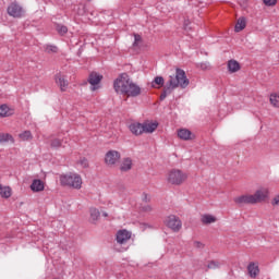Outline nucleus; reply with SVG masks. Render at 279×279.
<instances>
[{"instance_id":"f257e3e1","label":"nucleus","mask_w":279,"mask_h":279,"mask_svg":"<svg viewBox=\"0 0 279 279\" xmlns=\"http://www.w3.org/2000/svg\"><path fill=\"white\" fill-rule=\"evenodd\" d=\"M189 84L190 81L189 77H186V72L182 69H177L175 75L169 76L163 92L160 95V100L167 99V95H171L172 90H175V88H186Z\"/></svg>"},{"instance_id":"f03ea898","label":"nucleus","mask_w":279,"mask_h":279,"mask_svg":"<svg viewBox=\"0 0 279 279\" xmlns=\"http://www.w3.org/2000/svg\"><path fill=\"white\" fill-rule=\"evenodd\" d=\"M269 199V187L262 186L255 191L254 194H243L233 198L234 204L243 206L245 204H263Z\"/></svg>"},{"instance_id":"7ed1b4c3","label":"nucleus","mask_w":279,"mask_h":279,"mask_svg":"<svg viewBox=\"0 0 279 279\" xmlns=\"http://www.w3.org/2000/svg\"><path fill=\"white\" fill-rule=\"evenodd\" d=\"M189 180V173L182 169L172 168L166 173V182L170 186H182Z\"/></svg>"},{"instance_id":"20e7f679","label":"nucleus","mask_w":279,"mask_h":279,"mask_svg":"<svg viewBox=\"0 0 279 279\" xmlns=\"http://www.w3.org/2000/svg\"><path fill=\"white\" fill-rule=\"evenodd\" d=\"M59 182L61 186H69V189H75L76 191H80V189H82V185L84 184L82 175L76 172H68L61 174L59 177Z\"/></svg>"},{"instance_id":"39448f33","label":"nucleus","mask_w":279,"mask_h":279,"mask_svg":"<svg viewBox=\"0 0 279 279\" xmlns=\"http://www.w3.org/2000/svg\"><path fill=\"white\" fill-rule=\"evenodd\" d=\"M132 78H130V75L126 73H122L114 82H113V88L116 93L119 95H125V90H128V86L130 85V82Z\"/></svg>"},{"instance_id":"423d86ee","label":"nucleus","mask_w":279,"mask_h":279,"mask_svg":"<svg viewBox=\"0 0 279 279\" xmlns=\"http://www.w3.org/2000/svg\"><path fill=\"white\" fill-rule=\"evenodd\" d=\"M7 13L12 19H23V16H25V8L17 1H13L8 5Z\"/></svg>"},{"instance_id":"0eeeda50","label":"nucleus","mask_w":279,"mask_h":279,"mask_svg":"<svg viewBox=\"0 0 279 279\" xmlns=\"http://www.w3.org/2000/svg\"><path fill=\"white\" fill-rule=\"evenodd\" d=\"M121 160V153L119 150H108L105 155V165L107 167H116Z\"/></svg>"},{"instance_id":"6e6552de","label":"nucleus","mask_w":279,"mask_h":279,"mask_svg":"<svg viewBox=\"0 0 279 279\" xmlns=\"http://www.w3.org/2000/svg\"><path fill=\"white\" fill-rule=\"evenodd\" d=\"M165 225L170 228L172 232H179L182 230V220L175 215H170L166 218Z\"/></svg>"},{"instance_id":"1a4fd4ad","label":"nucleus","mask_w":279,"mask_h":279,"mask_svg":"<svg viewBox=\"0 0 279 279\" xmlns=\"http://www.w3.org/2000/svg\"><path fill=\"white\" fill-rule=\"evenodd\" d=\"M101 80H104V75L92 72L88 77V83L90 84V90L92 93H95V90H99L101 88Z\"/></svg>"},{"instance_id":"9d476101","label":"nucleus","mask_w":279,"mask_h":279,"mask_svg":"<svg viewBox=\"0 0 279 279\" xmlns=\"http://www.w3.org/2000/svg\"><path fill=\"white\" fill-rule=\"evenodd\" d=\"M54 82L57 86H59L61 93H66V88H69V80L62 73H58L54 76Z\"/></svg>"},{"instance_id":"9b49d317","label":"nucleus","mask_w":279,"mask_h":279,"mask_svg":"<svg viewBox=\"0 0 279 279\" xmlns=\"http://www.w3.org/2000/svg\"><path fill=\"white\" fill-rule=\"evenodd\" d=\"M124 95L126 97H138V95H141V86L130 81L126 90L124 92Z\"/></svg>"},{"instance_id":"f8f14e48","label":"nucleus","mask_w":279,"mask_h":279,"mask_svg":"<svg viewBox=\"0 0 279 279\" xmlns=\"http://www.w3.org/2000/svg\"><path fill=\"white\" fill-rule=\"evenodd\" d=\"M130 239H132V232L125 229L119 230L117 232L116 240H117V243H119L120 245H125V243L130 241Z\"/></svg>"},{"instance_id":"ddd939ff","label":"nucleus","mask_w":279,"mask_h":279,"mask_svg":"<svg viewBox=\"0 0 279 279\" xmlns=\"http://www.w3.org/2000/svg\"><path fill=\"white\" fill-rule=\"evenodd\" d=\"M143 134H154L155 130H158V122L146 121L142 123Z\"/></svg>"},{"instance_id":"4468645a","label":"nucleus","mask_w":279,"mask_h":279,"mask_svg":"<svg viewBox=\"0 0 279 279\" xmlns=\"http://www.w3.org/2000/svg\"><path fill=\"white\" fill-rule=\"evenodd\" d=\"M31 191H33V193H43V191H45L44 181L40 179L33 180L31 184Z\"/></svg>"},{"instance_id":"2eb2a0df","label":"nucleus","mask_w":279,"mask_h":279,"mask_svg":"<svg viewBox=\"0 0 279 279\" xmlns=\"http://www.w3.org/2000/svg\"><path fill=\"white\" fill-rule=\"evenodd\" d=\"M14 114V109L8 105H0V119H5Z\"/></svg>"},{"instance_id":"dca6fc26","label":"nucleus","mask_w":279,"mask_h":279,"mask_svg":"<svg viewBox=\"0 0 279 279\" xmlns=\"http://www.w3.org/2000/svg\"><path fill=\"white\" fill-rule=\"evenodd\" d=\"M129 130L134 136H141L143 134V123L134 122L129 125Z\"/></svg>"},{"instance_id":"f3484780","label":"nucleus","mask_w":279,"mask_h":279,"mask_svg":"<svg viewBox=\"0 0 279 279\" xmlns=\"http://www.w3.org/2000/svg\"><path fill=\"white\" fill-rule=\"evenodd\" d=\"M178 136L181 138V141H193V138H195V135H193V133L187 129L179 130Z\"/></svg>"},{"instance_id":"a211bd4d","label":"nucleus","mask_w":279,"mask_h":279,"mask_svg":"<svg viewBox=\"0 0 279 279\" xmlns=\"http://www.w3.org/2000/svg\"><path fill=\"white\" fill-rule=\"evenodd\" d=\"M0 197L10 199V197H12V187L0 184Z\"/></svg>"},{"instance_id":"6ab92c4d","label":"nucleus","mask_w":279,"mask_h":279,"mask_svg":"<svg viewBox=\"0 0 279 279\" xmlns=\"http://www.w3.org/2000/svg\"><path fill=\"white\" fill-rule=\"evenodd\" d=\"M201 221H202L203 226H210V223H216L217 217H215L210 214H204L201 217Z\"/></svg>"},{"instance_id":"aec40b11","label":"nucleus","mask_w":279,"mask_h":279,"mask_svg":"<svg viewBox=\"0 0 279 279\" xmlns=\"http://www.w3.org/2000/svg\"><path fill=\"white\" fill-rule=\"evenodd\" d=\"M247 271H248L251 278H256V276H258V274H260V270L258 269V264L250 263L247 266Z\"/></svg>"},{"instance_id":"412c9836","label":"nucleus","mask_w":279,"mask_h":279,"mask_svg":"<svg viewBox=\"0 0 279 279\" xmlns=\"http://www.w3.org/2000/svg\"><path fill=\"white\" fill-rule=\"evenodd\" d=\"M228 69L230 73H236L241 71V64L236 60H230L228 62Z\"/></svg>"},{"instance_id":"4be33fe9","label":"nucleus","mask_w":279,"mask_h":279,"mask_svg":"<svg viewBox=\"0 0 279 279\" xmlns=\"http://www.w3.org/2000/svg\"><path fill=\"white\" fill-rule=\"evenodd\" d=\"M132 169V159L130 157H126L122 160L120 165V171H130Z\"/></svg>"},{"instance_id":"5701e85b","label":"nucleus","mask_w":279,"mask_h":279,"mask_svg":"<svg viewBox=\"0 0 279 279\" xmlns=\"http://www.w3.org/2000/svg\"><path fill=\"white\" fill-rule=\"evenodd\" d=\"M14 143V136L10 133H0V144Z\"/></svg>"},{"instance_id":"b1692460","label":"nucleus","mask_w":279,"mask_h":279,"mask_svg":"<svg viewBox=\"0 0 279 279\" xmlns=\"http://www.w3.org/2000/svg\"><path fill=\"white\" fill-rule=\"evenodd\" d=\"M246 25H247V21L245 20V17H240L236 21L234 32H236V33L243 32V28L246 27Z\"/></svg>"},{"instance_id":"393cba45","label":"nucleus","mask_w":279,"mask_h":279,"mask_svg":"<svg viewBox=\"0 0 279 279\" xmlns=\"http://www.w3.org/2000/svg\"><path fill=\"white\" fill-rule=\"evenodd\" d=\"M165 86V78L162 76H156L151 83L153 88H162Z\"/></svg>"},{"instance_id":"a878e982","label":"nucleus","mask_w":279,"mask_h":279,"mask_svg":"<svg viewBox=\"0 0 279 279\" xmlns=\"http://www.w3.org/2000/svg\"><path fill=\"white\" fill-rule=\"evenodd\" d=\"M89 215H90V221H99V217L101 215V213L99 211V209L92 207L89 208Z\"/></svg>"},{"instance_id":"bb28decb","label":"nucleus","mask_w":279,"mask_h":279,"mask_svg":"<svg viewBox=\"0 0 279 279\" xmlns=\"http://www.w3.org/2000/svg\"><path fill=\"white\" fill-rule=\"evenodd\" d=\"M19 138L22 141H32L34 138V135H32V131H24L19 134Z\"/></svg>"},{"instance_id":"cd10ccee","label":"nucleus","mask_w":279,"mask_h":279,"mask_svg":"<svg viewBox=\"0 0 279 279\" xmlns=\"http://www.w3.org/2000/svg\"><path fill=\"white\" fill-rule=\"evenodd\" d=\"M269 101L274 108H279V94H271Z\"/></svg>"},{"instance_id":"c85d7f7f","label":"nucleus","mask_w":279,"mask_h":279,"mask_svg":"<svg viewBox=\"0 0 279 279\" xmlns=\"http://www.w3.org/2000/svg\"><path fill=\"white\" fill-rule=\"evenodd\" d=\"M63 140L60 138H52L50 142V147L53 149H60L62 147Z\"/></svg>"},{"instance_id":"c756f323","label":"nucleus","mask_w":279,"mask_h":279,"mask_svg":"<svg viewBox=\"0 0 279 279\" xmlns=\"http://www.w3.org/2000/svg\"><path fill=\"white\" fill-rule=\"evenodd\" d=\"M57 32L60 34V36H64V34L69 32V28L64 25H57Z\"/></svg>"},{"instance_id":"7c9ffc66","label":"nucleus","mask_w":279,"mask_h":279,"mask_svg":"<svg viewBox=\"0 0 279 279\" xmlns=\"http://www.w3.org/2000/svg\"><path fill=\"white\" fill-rule=\"evenodd\" d=\"M46 53H58V48L53 45H48L45 48Z\"/></svg>"},{"instance_id":"2f4dec72","label":"nucleus","mask_w":279,"mask_h":279,"mask_svg":"<svg viewBox=\"0 0 279 279\" xmlns=\"http://www.w3.org/2000/svg\"><path fill=\"white\" fill-rule=\"evenodd\" d=\"M219 267H221V264L215 260L209 262L207 265L208 269H219Z\"/></svg>"},{"instance_id":"473e14b6","label":"nucleus","mask_w":279,"mask_h":279,"mask_svg":"<svg viewBox=\"0 0 279 279\" xmlns=\"http://www.w3.org/2000/svg\"><path fill=\"white\" fill-rule=\"evenodd\" d=\"M77 165H80V167H82L83 169H88V159L81 158L78 160Z\"/></svg>"},{"instance_id":"72a5a7b5","label":"nucleus","mask_w":279,"mask_h":279,"mask_svg":"<svg viewBox=\"0 0 279 279\" xmlns=\"http://www.w3.org/2000/svg\"><path fill=\"white\" fill-rule=\"evenodd\" d=\"M142 213H151V210H154V207H151V205H143L141 207Z\"/></svg>"},{"instance_id":"f704fd0d","label":"nucleus","mask_w":279,"mask_h":279,"mask_svg":"<svg viewBox=\"0 0 279 279\" xmlns=\"http://www.w3.org/2000/svg\"><path fill=\"white\" fill-rule=\"evenodd\" d=\"M271 206H279V195H276L271 201Z\"/></svg>"},{"instance_id":"c9c22d12","label":"nucleus","mask_w":279,"mask_h":279,"mask_svg":"<svg viewBox=\"0 0 279 279\" xmlns=\"http://www.w3.org/2000/svg\"><path fill=\"white\" fill-rule=\"evenodd\" d=\"M265 5L271 7L275 5L277 0H263Z\"/></svg>"},{"instance_id":"e433bc0d","label":"nucleus","mask_w":279,"mask_h":279,"mask_svg":"<svg viewBox=\"0 0 279 279\" xmlns=\"http://www.w3.org/2000/svg\"><path fill=\"white\" fill-rule=\"evenodd\" d=\"M134 38H135L134 45H138V43H141V40H142L141 35H138V34H135Z\"/></svg>"},{"instance_id":"4c0bfd02","label":"nucleus","mask_w":279,"mask_h":279,"mask_svg":"<svg viewBox=\"0 0 279 279\" xmlns=\"http://www.w3.org/2000/svg\"><path fill=\"white\" fill-rule=\"evenodd\" d=\"M194 247L202 248V247H204V244L202 242H199V241H195L194 242Z\"/></svg>"},{"instance_id":"58836bf2","label":"nucleus","mask_w":279,"mask_h":279,"mask_svg":"<svg viewBox=\"0 0 279 279\" xmlns=\"http://www.w3.org/2000/svg\"><path fill=\"white\" fill-rule=\"evenodd\" d=\"M184 29H189V22L184 23Z\"/></svg>"},{"instance_id":"ea45409f","label":"nucleus","mask_w":279,"mask_h":279,"mask_svg":"<svg viewBox=\"0 0 279 279\" xmlns=\"http://www.w3.org/2000/svg\"><path fill=\"white\" fill-rule=\"evenodd\" d=\"M102 217H108V213H102Z\"/></svg>"}]
</instances>
